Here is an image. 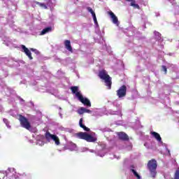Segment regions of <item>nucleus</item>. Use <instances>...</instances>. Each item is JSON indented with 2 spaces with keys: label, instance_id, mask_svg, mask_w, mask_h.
Returning a JSON list of instances; mask_svg holds the SVG:
<instances>
[{
  "label": "nucleus",
  "instance_id": "22",
  "mask_svg": "<svg viewBox=\"0 0 179 179\" xmlns=\"http://www.w3.org/2000/svg\"><path fill=\"white\" fill-rule=\"evenodd\" d=\"M162 69L164 72L165 75L167 74V67L166 66H162Z\"/></svg>",
  "mask_w": 179,
  "mask_h": 179
},
{
  "label": "nucleus",
  "instance_id": "17",
  "mask_svg": "<svg viewBox=\"0 0 179 179\" xmlns=\"http://www.w3.org/2000/svg\"><path fill=\"white\" fill-rule=\"evenodd\" d=\"M36 5L41 6V8H44V9H47V6L44 4V3H40L38 1H36Z\"/></svg>",
  "mask_w": 179,
  "mask_h": 179
},
{
  "label": "nucleus",
  "instance_id": "7",
  "mask_svg": "<svg viewBox=\"0 0 179 179\" xmlns=\"http://www.w3.org/2000/svg\"><path fill=\"white\" fill-rule=\"evenodd\" d=\"M117 95L119 98L125 97L127 96V86L122 85L120 89L117 91Z\"/></svg>",
  "mask_w": 179,
  "mask_h": 179
},
{
  "label": "nucleus",
  "instance_id": "28",
  "mask_svg": "<svg viewBox=\"0 0 179 179\" xmlns=\"http://www.w3.org/2000/svg\"><path fill=\"white\" fill-rule=\"evenodd\" d=\"M92 17H93V19H96V18H97L96 17V13H94L93 14H92Z\"/></svg>",
  "mask_w": 179,
  "mask_h": 179
},
{
  "label": "nucleus",
  "instance_id": "26",
  "mask_svg": "<svg viewBox=\"0 0 179 179\" xmlns=\"http://www.w3.org/2000/svg\"><path fill=\"white\" fill-rule=\"evenodd\" d=\"M156 35L159 36V37H158V40H160V39L162 38V37L160 36H162V34H160V33L157 32V33H156Z\"/></svg>",
  "mask_w": 179,
  "mask_h": 179
},
{
  "label": "nucleus",
  "instance_id": "25",
  "mask_svg": "<svg viewBox=\"0 0 179 179\" xmlns=\"http://www.w3.org/2000/svg\"><path fill=\"white\" fill-rule=\"evenodd\" d=\"M85 113H87L88 114H90V113H92V110L89 109H86V108H85Z\"/></svg>",
  "mask_w": 179,
  "mask_h": 179
},
{
  "label": "nucleus",
  "instance_id": "24",
  "mask_svg": "<svg viewBox=\"0 0 179 179\" xmlns=\"http://www.w3.org/2000/svg\"><path fill=\"white\" fill-rule=\"evenodd\" d=\"M87 10H88V12H90V13H91L92 15H93V14L94 13V11L93 9H92V8H90V7H87Z\"/></svg>",
  "mask_w": 179,
  "mask_h": 179
},
{
  "label": "nucleus",
  "instance_id": "23",
  "mask_svg": "<svg viewBox=\"0 0 179 179\" xmlns=\"http://www.w3.org/2000/svg\"><path fill=\"white\" fill-rule=\"evenodd\" d=\"M3 121L4 124H6V127H9V121L8 120V119L3 118Z\"/></svg>",
  "mask_w": 179,
  "mask_h": 179
},
{
  "label": "nucleus",
  "instance_id": "21",
  "mask_svg": "<svg viewBox=\"0 0 179 179\" xmlns=\"http://www.w3.org/2000/svg\"><path fill=\"white\" fill-rule=\"evenodd\" d=\"M174 179H179V169L175 173Z\"/></svg>",
  "mask_w": 179,
  "mask_h": 179
},
{
  "label": "nucleus",
  "instance_id": "31",
  "mask_svg": "<svg viewBox=\"0 0 179 179\" xmlns=\"http://www.w3.org/2000/svg\"><path fill=\"white\" fill-rule=\"evenodd\" d=\"M127 2H131V1H134V0H126Z\"/></svg>",
  "mask_w": 179,
  "mask_h": 179
},
{
  "label": "nucleus",
  "instance_id": "13",
  "mask_svg": "<svg viewBox=\"0 0 179 179\" xmlns=\"http://www.w3.org/2000/svg\"><path fill=\"white\" fill-rule=\"evenodd\" d=\"M151 135H152V136H154V138H155V139H157L158 142H162V137L160 136V134H159V133L156 131H152Z\"/></svg>",
  "mask_w": 179,
  "mask_h": 179
},
{
  "label": "nucleus",
  "instance_id": "5",
  "mask_svg": "<svg viewBox=\"0 0 179 179\" xmlns=\"http://www.w3.org/2000/svg\"><path fill=\"white\" fill-rule=\"evenodd\" d=\"M45 138L46 140L48 141V142H50L51 139L54 141L57 146H59V145H61V143L59 142V138H58V136L55 134H51L50 131H46V133L45 134Z\"/></svg>",
  "mask_w": 179,
  "mask_h": 179
},
{
  "label": "nucleus",
  "instance_id": "9",
  "mask_svg": "<svg viewBox=\"0 0 179 179\" xmlns=\"http://www.w3.org/2000/svg\"><path fill=\"white\" fill-rule=\"evenodd\" d=\"M108 15H110V18L112 19V22L113 23H114V24H118V17L115 16V14H114L113 11H108Z\"/></svg>",
  "mask_w": 179,
  "mask_h": 179
},
{
  "label": "nucleus",
  "instance_id": "8",
  "mask_svg": "<svg viewBox=\"0 0 179 179\" xmlns=\"http://www.w3.org/2000/svg\"><path fill=\"white\" fill-rule=\"evenodd\" d=\"M117 135L120 141H123L124 142L129 141V136H128L127 133L124 131L117 132Z\"/></svg>",
  "mask_w": 179,
  "mask_h": 179
},
{
  "label": "nucleus",
  "instance_id": "34",
  "mask_svg": "<svg viewBox=\"0 0 179 179\" xmlns=\"http://www.w3.org/2000/svg\"><path fill=\"white\" fill-rule=\"evenodd\" d=\"M3 178H5V176H3Z\"/></svg>",
  "mask_w": 179,
  "mask_h": 179
},
{
  "label": "nucleus",
  "instance_id": "12",
  "mask_svg": "<svg viewBox=\"0 0 179 179\" xmlns=\"http://www.w3.org/2000/svg\"><path fill=\"white\" fill-rule=\"evenodd\" d=\"M79 125H80V128H83V129H84V131H85L86 132L90 131V129L89 127H87L86 126H85V124H83V118L80 119Z\"/></svg>",
  "mask_w": 179,
  "mask_h": 179
},
{
  "label": "nucleus",
  "instance_id": "19",
  "mask_svg": "<svg viewBox=\"0 0 179 179\" xmlns=\"http://www.w3.org/2000/svg\"><path fill=\"white\" fill-rule=\"evenodd\" d=\"M130 6H134L135 9H139L140 8L138 4L135 3V1H132L130 3Z\"/></svg>",
  "mask_w": 179,
  "mask_h": 179
},
{
  "label": "nucleus",
  "instance_id": "18",
  "mask_svg": "<svg viewBox=\"0 0 179 179\" xmlns=\"http://www.w3.org/2000/svg\"><path fill=\"white\" fill-rule=\"evenodd\" d=\"M10 179H20V177L19 176V174L16 173V172H15V173H13V176H11V178Z\"/></svg>",
  "mask_w": 179,
  "mask_h": 179
},
{
  "label": "nucleus",
  "instance_id": "30",
  "mask_svg": "<svg viewBox=\"0 0 179 179\" xmlns=\"http://www.w3.org/2000/svg\"><path fill=\"white\" fill-rule=\"evenodd\" d=\"M130 167H131V169H135V166H134V165H131Z\"/></svg>",
  "mask_w": 179,
  "mask_h": 179
},
{
  "label": "nucleus",
  "instance_id": "3",
  "mask_svg": "<svg viewBox=\"0 0 179 179\" xmlns=\"http://www.w3.org/2000/svg\"><path fill=\"white\" fill-rule=\"evenodd\" d=\"M98 76L99 78H100V79L104 80L106 85L108 86V89H111V77H110V76L107 74V71L106 70L100 71L99 72Z\"/></svg>",
  "mask_w": 179,
  "mask_h": 179
},
{
  "label": "nucleus",
  "instance_id": "16",
  "mask_svg": "<svg viewBox=\"0 0 179 179\" xmlns=\"http://www.w3.org/2000/svg\"><path fill=\"white\" fill-rule=\"evenodd\" d=\"M130 171H131V173H133L134 176L135 177H136V178L141 179V176L139 174H138V172H136V171H135V169H131Z\"/></svg>",
  "mask_w": 179,
  "mask_h": 179
},
{
  "label": "nucleus",
  "instance_id": "35",
  "mask_svg": "<svg viewBox=\"0 0 179 179\" xmlns=\"http://www.w3.org/2000/svg\"><path fill=\"white\" fill-rule=\"evenodd\" d=\"M1 177H2V176H0V179H1Z\"/></svg>",
  "mask_w": 179,
  "mask_h": 179
},
{
  "label": "nucleus",
  "instance_id": "27",
  "mask_svg": "<svg viewBox=\"0 0 179 179\" xmlns=\"http://www.w3.org/2000/svg\"><path fill=\"white\" fill-rule=\"evenodd\" d=\"M94 22L95 24L99 25V22H97V18H94Z\"/></svg>",
  "mask_w": 179,
  "mask_h": 179
},
{
  "label": "nucleus",
  "instance_id": "29",
  "mask_svg": "<svg viewBox=\"0 0 179 179\" xmlns=\"http://www.w3.org/2000/svg\"><path fill=\"white\" fill-rule=\"evenodd\" d=\"M30 50H31V51H33L34 52H36V51H37L36 49H34V48H31Z\"/></svg>",
  "mask_w": 179,
  "mask_h": 179
},
{
  "label": "nucleus",
  "instance_id": "20",
  "mask_svg": "<svg viewBox=\"0 0 179 179\" xmlns=\"http://www.w3.org/2000/svg\"><path fill=\"white\" fill-rule=\"evenodd\" d=\"M78 114L80 115H82V114H85V108L81 107L78 110Z\"/></svg>",
  "mask_w": 179,
  "mask_h": 179
},
{
  "label": "nucleus",
  "instance_id": "33",
  "mask_svg": "<svg viewBox=\"0 0 179 179\" xmlns=\"http://www.w3.org/2000/svg\"><path fill=\"white\" fill-rule=\"evenodd\" d=\"M9 171H10V168H8V169Z\"/></svg>",
  "mask_w": 179,
  "mask_h": 179
},
{
  "label": "nucleus",
  "instance_id": "15",
  "mask_svg": "<svg viewBox=\"0 0 179 179\" xmlns=\"http://www.w3.org/2000/svg\"><path fill=\"white\" fill-rule=\"evenodd\" d=\"M52 30V28L51 27H48L45 29H43L41 32V36H44V34H47V33H49V31H51Z\"/></svg>",
  "mask_w": 179,
  "mask_h": 179
},
{
  "label": "nucleus",
  "instance_id": "11",
  "mask_svg": "<svg viewBox=\"0 0 179 179\" xmlns=\"http://www.w3.org/2000/svg\"><path fill=\"white\" fill-rule=\"evenodd\" d=\"M64 46L65 48L68 50L70 52H73V50L72 49V45H71V41L66 40L64 41Z\"/></svg>",
  "mask_w": 179,
  "mask_h": 179
},
{
  "label": "nucleus",
  "instance_id": "4",
  "mask_svg": "<svg viewBox=\"0 0 179 179\" xmlns=\"http://www.w3.org/2000/svg\"><path fill=\"white\" fill-rule=\"evenodd\" d=\"M19 121L22 128H25V129L28 130L30 129V128H31V124H30V122H29L27 117L22 115H19Z\"/></svg>",
  "mask_w": 179,
  "mask_h": 179
},
{
  "label": "nucleus",
  "instance_id": "6",
  "mask_svg": "<svg viewBox=\"0 0 179 179\" xmlns=\"http://www.w3.org/2000/svg\"><path fill=\"white\" fill-rule=\"evenodd\" d=\"M77 97L84 106H87V107H92V103H90V101L87 99V98H84L83 96L80 93L77 94Z\"/></svg>",
  "mask_w": 179,
  "mask_h": 179
},
{
  "label": "nucleus",
  "instance_id": "1",
  "mask_svg": "<svg viewBox=\"0 0 179 179\" xmlns=\"http://www.w3.org/2000/svg\"><path fill=\"white\" fill-rule=\"evenodd\" d=\"M76 136L78 139H83V141H86V142L94 143L97 141V138L92 136L87 132H78L76 134Z\"/></svg>",
  "mask_w": 179,
  "mask_h": 179
},
{
  "label": "nucleus",
  "instance_id": "32",
  "mask_svg": "<svg viewBox=\"0 0 179 179\" xmlns=\"http://www.w3.org/2000/svg\"><path fill=\"white\" fill-rule=\"evenodd\" d=\"M22 176H24L25 177H26V173H23V175Z\"/></svg>",
  "mask_w": 179,
  "mask_h": 179
},
{
  "label": "nucleus",
  "instance_id": "14",
  "mask_svg": "<svg viewBox=\"0 0 179 179\" xmlns=\"http://www.w3.org/2000/svg\"><path fill=\"white\" fill-rule=\"evenodd\" d=\"M71 90L73 94H76V96L78 97V93H80L78 92L79 87L78 86H73L71 87Z\"/></svg>",
  "mask_w": 179,
  "mask_h": 179
},
{
  "label": "nucleus",
  "instance_id": "2",
  "mask_svg": "<svg viewBox=\"0 0 179 179\" xmlns=\"http://www.w3.org/2000/svg\"><path fill=\"white\" fill-rule=\"evenodd\" d=\"M147 167L150 173L152 178H155L156 175L157 174V172L156 171L157 169V161H156L155 159H150L148 162Z\"/></svg>",
  "mask_w": 179,
  "mask_h": 179
},
{
  "label": "nucleus",
  "instance_id": "10",
  "mask_svg": "<svg viewBox=\"0 0 179 179\" xmlns=\"http://www.w3.org/2000/svg\"><path fill=\"white\" fill-rule=\"evenodd\" d=\"M21 48L23 50L24 52H25L26 55L28 56L29 59H33V57L31 56V52L29 50V48H26L24 45H21Z\"/></svg>",
  "mask_w": 179,
  "mask_h": 179
}]
</instances>
